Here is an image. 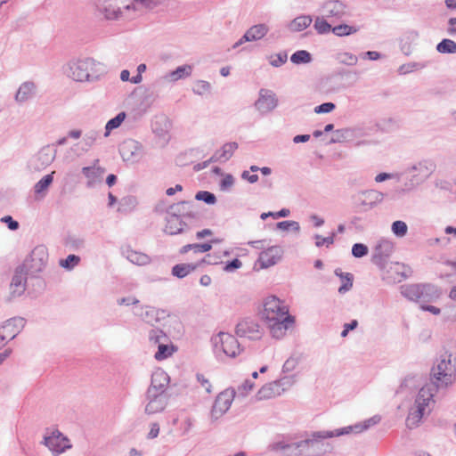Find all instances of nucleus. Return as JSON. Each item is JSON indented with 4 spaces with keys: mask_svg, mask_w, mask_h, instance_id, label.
Returning a JSON list of instances; mask_svg holds the SVG:
<instances>
[{
    "mask_svg": "<svg viewBox=\"0 0 456 456\" xmlns=\"http://www.w3.org/2000/svg\"><path fill=\"white\" fill-rule=\"evenodd\" d=\"M338 61L340 63L354 66L357 64L358 57L351 53H339Z\"/></svg>",
    "mask_w": 456,
    "mask_h": 456,
    "instance_id": "60",
    "label": "nucleus"
},
{
    "mask_svg": "<svg viewBox=\"0 0 456 456\" xmlns=\"http://www.w3.org/2000/svg\"><path fill=\"white\" fill-rule=\"evenodd\" d=\"M289 310L278 297H268L264 303V309L261 312L263 321H273V318L286 316Z\"/></svg>",
    "mask_w": 456,
    "mask_h": 456,
    "instance_id": "12",
    "label": "nucleus"
},
{
    "mask_svg": "<svg viewBox=\"0 0 456 456\" xmlns=\"http://www.w3.org/2000/svg\"><path fill=\"white\" fill-rule=\"evenodd\" d=\"M278 105L276 94L270 89L261 88L258 92V99L255 102V108L261 113L266 114L274 110Z\"/></svg>",
    "mask_w": 456,
    "mask_h": 456,
    "instance_id": "19",
    "label": "nucleus"
},
{
    "mask_svg": "<svg viewBox=\"0 0 456 456\" xmlns=\"http://www.w3.org/2000/svg\"><path fill=\"white\" fill-rule=\"evenodd\" d=\"M111 0H95L94 4L97 10L103 13L107 20H115L122 13L119 7L114 6Z\"/></svg>",
    "mask_w": 456,
    "mask_h": 456,
    "instance_id": "30",
    "label": "nucleus"
},
{
    "mask_svg": "<svg viewBox=\"0 0 456 456\" xmlns=\"http://www.w3.org/2000/svg\"><path fill=\"white\" fill-rule=\"evenodd\" d=\"M279 388V381L265 384L258 390V392L256 395V397L259 401L270 399L280 395Z\"/></svg>",
    "mask_w": 456,
    "mask_h": 456,
    "instance_id": "32",
    "label": "nucleus"
},
{
    "mask_svg": "<svg viewBox=\"0 0 456 456\" xmlns=\"http://www.w3.org/2000/svg\"><path fill=\"white\" fill-rule=\"evenodd\" d=\"M381 420L379 415H374L373 417L366 419L363 423H356L352 426L335 429L334 431H316L313 433L314 438H331L334 436H340L349 435L351 433L360 434L364 430H367L371 426H374Z\"/></svg>",
    "mask_w": 456,
    "mask_h": 456,
    "instance_id": "7",
    "label": "nucleus"
},
{
    "mask_svg": "<svg viewBox=\"0 0 456 456\" xmlns=\"http://www.w3.org/2000/svg\"><path fill=\"white\" fill-rule=\"evenodd\" d=\"M352 255L355 258H362L368 255L369 248L363 243H354L352 247Z\"/></svg>",
    "mask_w": 456,
    "mask_h": 456,
    "instance_id": "56",
    "label": "nucleus"
},
{
    "mask_svg": "<svg viewBox=\"0 0 456 456\" xmlns=\"http://www.w3.org/2000/svg\"><path fill=\"white\" fill-rule=\"evenodd\" d=\"M384 199V194L376 190L358 191L353 196L354 207L359 211H368L375 208Z\"/></svg>",
    "mask_w": 456,
    "mask_h": 456,
    "instance_id": "9",
    "label": "nucleus"
},
{
    "mask_svg": "<svg viewBox=\"0 0 456 456\" xmlns=\"http://www.w3.org/2000/svg\"><path fill=\"white\" fill-rule=\"evenodd\" d=\"M270 58V64L273 67L278 68L287 62L288 54L286 52H281L279 53L272 55Z\"/></svg>",
    "mask_w": 456,
    "mask_h": 456,
    "instance_id": "59",
    "label": "nucleus"
},
{
    "mask_svg": "<svg viewBox=\"0 0 456 456\" xmlns=\"http://www.w3.org/2000/svg\"><path fill=\"white\" fill-rule=\"evenodd\" d=\"M170 382V378L162 369H158L151 375V385L147 392L167 394V387Z\"/></svg>",
    "mask_w": 456,
    "mask_h": 456,
    "instance_id": "24",
    "label": "nucleus"
},
{
    "mask_svg": "<svg viewBox=\"0 0 456 456\" xmlns=\"http://www.w3.org/2000/svg\"><path fill=\"white\" fill-rule=\"evenodd\" d=\"M235 333L240 338L257 340L262 338L263 330L258 322L255 320L251 318H244L237 323Z\"/></svg>",
    "mask_w": 456,
    "mask_h": 456,
    "instance_id": "15",
    "label": "nucleus"
},
{
    "mask_svg": "<svg viewBox=\"0 0 456 456\" xmlns=\"http://www.w3.org/2000/svg\"><path fill=\"white\" fill-rule=\"evenodd\" d=\"M48 250L45 245H38L34 248L31 253L25 258L20 265L31 275L41 273L48 262Z\"/></svg>",
    "mask_w": 456,
    "mask_h": 456,
    "instance_id": "8",
    "label": "nucleus"
},
{
    "mask_svg": "<svg viewBox=\"0 0 456 456\" xmlns=\"http://www.w3.org/2000/svg\"><path fill=\"white\" fill-rule=\"evenodd\" d=\"M53 174H54V172L45 175L35 184V186H34L35 194L39 195V194L46 193L50 185L53 182Z\"/></svg>",
    "mask_w": 456,
    "mask_h": 456,
    "instance_id": "40",
    "label": "nucleus"
},
{
    "mask_svg": "<svg viewBox=\"0 0 456 456\" xmlns=\"http://www.w3.org/2000/svg\"><path fill=\"white\" fill-rule=\"evenodd\" d=\"M98 137H99V132H97L95 130H91V131L87 132L85 134L84 139H83L86 147H83L82 151H87L89 147H91L94 144V142L96 141V139Z\"/></svg>",
    "mask_w": 456,
    "mask_h": 456,
    "instance_id": "58",
    "label": "nucleus"
},
{
    "mask_svg": "<svg viewBox=\"0 0 456 456\" xmlns=\"http://www.w3.org/2000/svg\"><path fill=\"white\" fill-rule=\"evenodd\" d=\"M81 261L79 256L70 254L64 259H60L59 265L67 271L73 270Z\"/></svg>",
    "mask_w": 456,
    "mask_h": 456,
    "instance_id": "52",
    "label": "nucleus"
},
{
    "mask_svg": "<svg viewBox=\"0 0 456 456\" xmlns=\"http://www.w3.org/2000/svg\"><path fill=\"white\" fill-rule=\"evenodd\" d=\"M313 21L312 16L310 15H300L296 17L289 24V29L293 32L302 31L307 28Z\"/></svg>",
    "mask_w": 456,
    "mask_h": 456,
    "instance_id": "36",
    "label": "nucleus"
},
{
    "mask_svg": "<svg viewBox=\"0 0 456 456\" xmlns=\"http://www.w3.org/2000/svg\"><path fill=\"white\" fill-rule=\"evenodd\" d=\"M145 397L148 403L145 406L144 412L148 415H152L165 410L170 395L168 394H162L161 392H146Z\"/></svg>",
    "mask_w": 456,
    "mask_h": 456,
    "instance_id": "18",
    "label": "nucleus"
},
{
    "mask_svg": "<svg viewBox=\"0 0 456 456\" xmlns=\"http://www.w3.org/2000/svg\"><path fill=\"white\" fill-rule=\"evenodd\" d=\"M282 249L279 246H273L260 253L258 262L262 268H268L276 265L281 258Z\"/></svg>",
    "mask_w": 456,
    "mask_h": 456,
    "instance_id": "26",
    "label": "nucleus"
},
{
    "mask_svg": "<svg viewBox=\"0 0 456 456\" xmlns=\"http://www.w3.org/2000/svg\"><path fill=\"white\" fill-rule=\"evenodd\" d=\"M155 210L166 213V228L196 226L202 217L200 206L192 200H182L169 205L167 208L165 203L160 202L155 207Z\"/></svg>",
    "mask_w": 456,
    "mask_h": 456,
    "instance_id": "1",
    "label": "nucleus"
},
{
    "mask_svg": "<svg viewBox=\"0 0 456 456\" xmlns=\"http://www.w3.org/2000/svg\"><path fill=\"white\" fill-rule=\"evenodd\" d=\"M192 71V66L189 64H184L178 66L175 69L170 71L167 73L165 77H163L164 79H168L170 81H177L179 79H183L185 77H188L191 76Z\"/></svg>",
    "mask_w": 456,
    "mask_h": 456,
    "instance_id": "33",
    "label": "nucleus"
},
{
    "mask_svg": "<svg viewBox=\"0 0 456 456\" xmlns=\"http://www.w3.org/2000/svg\"><path fill=\"white\" fill-rule=\"evenodd\" d=\"M319 439L320 438H314L312 436V438H306L291 444L279 441L271 444L268 448L272 452L282 451L283 452L284 451L293 449V452H285V456H302V450L313 445L314 443Z\"/></svg>",
    "mask_w": 456,
    "mask_h": 456,
    "instance_id": "13",
    "label": "nucleus"
},
{
    "mask_svg": "<svg viewBox=\"0 0 456 456\" xmlns=\"http://www.w3.org/2000/svg\"><path fill=\"white\" fill-rule=\"evenodd\" d=\"M401 294L407 299L419 303L423 311L429 312L435 315L441 313V309L428 305L435 302L441 296L439 289L430 283L406 284L400 288Z\"/></svg>",
    "mask_w": 456,
    "mask_h": 456,
    "instance_id": "2",
    "label": "nucleus"
},
{
    "mask_svg": "<svg viewBox=\"0 0 456 456\" xmlns=\"http://www.w3.org/2000/svg\"><path fill=\"white\" fill-rule=\"evenodd\" d=\"M63 244L69 250L76 251L85 248L86 240L81 236L69 232L63 240Z\"/></svg>",
    "mask_w": 456,
    "mask_h": 456,
    "instance_id": "35",
    "label": "nucleus"
},
{
    "mask_svg": "<svg viewBox=\"0 0 456 456\" xmlns=\"http://www.w3.org/2000/svg\"><path fill=\"white\" fill-rule=\"evenodd\" d=\"M210 84L207 81L199 80L196 82L195 86L192 88V91L194 94L202 95L206 92H208L210 90Z\"/></svg>",
    "mask_w": 456,
    "mask_h": 456,
    "instance_id": "62",
    "label": "nucleus"
},
{
    "mask_svg": "<svg viewBox=\"0 0 456 456\" xmlns=\"http://www.w3.org/2000/svg\"><path fill=\"white\" fill-rule=\"evenodd\" d=\"M324 17L333 20H338L349 15L348 6L341 0H327L322 5Z\"/></svg>",
    "mask_w": 456,
    "mask_h": 456,
    "instance_id": "17",
    "label": "nucleus"
},
{
    "mask_svg": "<svg viewBox=\"0 0 456 456\" xmlns=\"http://www.w3.org/2000/svg\"><path fill=\"white\" fill-rule=\"evenodd\" d=\"M148 337L152 346H159L163 342H170L168 336L159 329L150 330Z\"/></svg>",
    "mask_w": 456,
    "mask_h": 456,
    "instance_id": "45",
    "label": "nucleus"
},
{
    "mask_svg": "<svg viewBox=\"0 0 456 456\" xmlns=\"http://www.w3.org/2000/svg\"><path fill=\"white\" fill-rule=\"evenodd\" d=\"M26 320L22 317H13L7 320L2 326V332L10 340L13 339L24 328Z\"/></svg>",
    "mask_w": 456,
    "mask_h": 456,
    "instance_id": "27",
    "label": "nucleus"
},
{
    "mask_svg": "<svg viewBox=\"0 0 456 456\" xmlns=\"http://www.w3.org/2000/svg\"><path fill=\"white\" fill-rule=\"evenodd\" d=\"M234 183V177L231 174L224 175L220 181L219 187L221 191H227Z\"/></svg>",
    "mask_w": 456,
    "mask_h": 456,
    "instance_id": "64",
    "label": "nucleus"
},
{
    "mask_svg": "<svg viewBox=\"0 0 456 456\" xmlns=\"http://www.w3.org/2000/svg\"><path fill=\"white\" fill-rule=\"evenodd\" d=\"M444 233L446 236L437 237L436 239L429 240V244H439L441 246H446L447 244H449L451 240L448 235H452L453 237H456V230H444Z\"/></svg>",
    "mask_w": 456,
    "mask_h": 456,
    "instance_id": "55",
    "label": "nucleus"
},
{
    "mask_svg": "<svg viewBox=\"0 0 456 456\" xmlns=\"http://www.w3.org/2000/svg\"><path fill=\"white\" fill-rule=\"evenodd\" d=\"M126 258L133 264L144 265L150 263V257L143 253L127 249L126 252Z\"/></svg>",
    "mask_w": 456,
    "mask_h": 456,
    "instance_id": "48",
    "label": "nucleus"
},
{
    "mask_svg": "<svg viewBox=\"0 0 456 456\" xmlns=\"http://www.w3.org/2000/svg\"><path fill=\"white\" fill-rule=\"evenodd\" d=\"M238 147L239 145L236 142L224 143L220 151H216L215 152L217 153L216 162H225L229 160L232 157L234 151L238 149Z\"/></svg>",
    "mask_w": 456,
    "mask_h": 456,
    "instance_id": "37",
    "label": "nucleus"
},
{
    "mask_svg": "<svg viewBox=\"0 0 456 456\" xmlns=\"http://www.w3.org/2000/svg\"><path fill=\"white\" fill-rule=\"evenodd\" d=\"M163 84V78H159L144 88V92L142 96V103L144 106L150 107L154 103L159 97Z\"/></svg>",
    "mask_w": 456,
    "mask_h": 456,
    "instance_id": "28",
    "label": "nucleus"
},
{
    "mask_svg": "<svg viewBox=\"0 0 456 456\" xmlns=\"http://www.w3.org/2000/svg\"><path fill=\"white\" fill-rule=\"evenodd\" d=\"M137 314L148 323H151L159 320L158 311L152 306H145L144 308H142L141 313Z\"/></svg>",
    "mask_w": 456,
    "mask_h": 456,
    "instance_id": "53",
    "label": "nucleus"
},
{
    "mask_svg": "<svg viewBox=\"0 0 456 456\" xmlns=\"http://www.w3.org/2000/svg\"><path fill=\"white\" fill-rule=\"evenodd\" d=\"M99 159H94L92 166L82 167L81 173L87 178L86 187L93 188L101 183L106 172L104 167L98 166Z\"/></svg>",
    "mask_w": 456,
    "mask_h": 456,
    "instance_id": "25",
    "label": "nucleus"
},
{
    "mask_svg": "<svg viewBox=\"0 0 456 456\" xmlns=\"http://www.w3.org/2000/svg\"><path fill=\"white\" fill-rule=\"evenodd\" d=\"M436 50L443 54L456 53V42L449 38H444L436 45Z\"/></svg>",
    "mask_w": 456,
    "mask_h": 456,
    "instance_id": "44",
    "label": "nucleus"
},
{
    "mask_svg": "<svg viewBox=\"0 0 456 456\" xmlns=\"http://www.w3.org/2000/svg\"><path fill=\"white\" fill-rule=\"evenodd\" d=\"M118 151L122 159L130 163L139 162L144 154L142 145L134 139H126L122 142Z\"/></svg>",
    "mask_w": 456,
    "mask_h": 456,
    "instance_id": "11",
    "label": "nucleus"
},
{
    "mask_svg": "<svg viewBox=\"0 0 456 456\" xmlns=\"http://www.w3.org/2000/svg\"><path fill=\"white\" fill-rule=\"evenodd\" d=\"M29 274L20 265L15 268L10 285L11 294L13 297L20 296L26 289L27 275Z\"/></svg>",
    "mask_w": 456,
    "mask_h": 456,
    "instance_id": "23",
    "label": "nucleus"
},
{
    "mask_svg": "<svg viewBox=\"0 0 456 456\" xmlns=\"http://www.w3.org/2000/svg\"><path fill=\"white\" fill-rule=\"evenodd\" d=\"M430 62L429 61H412L401 65L398 69L400 75H406L412 72L415 69H422L426 68Z\"/></svg>",
    "mask_w": 456,
    "mask_h": 456,
    "instance_id": "51",
    "label": "nucleus"
},
{
    "mask_svg": "<svg viewBox=\"0 0 456 456\" xmlns=\"http://www.w3.org/2000/svg\"><path fill=\"white\" fill-rule=\"evenodd\" d=\"M336 109V104L331 102H323L314 108L316 114L330 113Z\"/></svg>",
    "mask_w": 456,
    "mask_h": 456,
    "instance_id": "63",
    "label": "nucleus"
},
{
    "mask_svg": "<svg viewBox=\"0 0 456 456\" xmlns=\"http://www.w3.org/2000/svg\"><path fill=\"white\" fill-rule=\"evenodd\" d=\"M67 440L66 437L59 430H55L51 436H45L44 437V444L47 446L55 454H60L69 446H62L61 442Z\"/></svg>",
    "mask_w": 456,
    "mask_h": 456,
    "instance_id": "29",
    "label": "nucleus"
},
{
    "mask_svg": "<svg viewBox=\"0 0 456 456\" xmlns=\"http://www.w3.org/2000/svg\"><path fill=\"white\" fill-rule=\"evenodd\" d=\"M212 342L216 348L220 346L222 351L229 357H236L241 350L237 338L226 332H219L212 338Z\"/></svg>",
    "mask_w": 456,
    "mask_h": 456,
    "instance_id": "10",
    "label": "nucleus"
},
{
    "mask_svg": "<svg viewBox=\"0 0 456 456\" xmlns=\"http://www.w3.org/2000/svg\"><path fill=\"white\" fill-rule=\"evenodd\" d=\"M247 31L252 41H257L268 33L269 27L265 23H260L251 26Z\"/></svg>",
    "mask_w": 456,
    "mask_h": 456,
    "instance_id": "41",
    "label": "nucleus"
},
{
    "mask_svg": "<svg viewBox=\"0 0 456 456\" xmlns=\"http://www.w3.org/2000/svg\"><path fill=\"white\" fill-rule=\"evenodd\" d=\"M36 90H37V86L34 82H32V81L23 82L20 86V87L15 94V101L20 103L28 101L36 94Z\"/></svg>",
    "mask_w": 456,
    "mask_h": 456,
    "instance_id": "31",
    "label": "nucleus"
},
{
    "mask_svg": "<svg viewBox=\"0 0 456 456\" xmlns=\"http://www.w3.org/2000/svg\"><path fill=\"white\" fill-rule=\"evenodd\" d=\"M137 205V200L134 196L128 195L123 197L118 201V211L122 214H127L131 212Z\"/></svg>",
    "mask_w": 456,
    "mask_h": 456,
    "instance_id": "42",
    "label": "nucleus"
},
{
    "mask_svg": "<svg viewBox=\"0 0 456 456\" xmlns=\"http://www.w3.org/2000/svg\"><path fill=\"white\" fill-rule=\"evenodd\" d=\"M388 179H396L397 182H402L403 175H400V172L397 173H387V172H381L378 174L375 177V182L377 183H382Z\"/></svg>",
    "mask_w": 456,
    "mask_h": 456,
    "instance_id": "57",
    "label": "nucleus"
},
{
    "mask_svg": "<svg viewBox=\"0 0 456 456\" xmlns=\"http://www.w3.org/2000/svg\"><path fill=\"white\" fill-rule=\"evenodd\" d=\"M200 265V263L177 264L172 267L171 273L175 277L183 279L191 272L195 271Z\"/></svg>",
    "mask_w": 456,
    "mask_h": 456,
    "instance_id": "34",
    "label": "nucleus"
},
{
    "mask_svg": "<svg viewBox=\"0 0 456 456\" xmlns=\"http://www.w3.org/2000/svg\"><path fill=\"white\" fill-rule=\"evenodd\" d=\"M326 19L323 14L322 17L315 18L314 28L320 35H325L332 31V26Z\"/></svg>",
    "mask_w": 456,
    "mask_h": 456,
    "instance_id": "50",
    "label": "nucleus"
},
{
    "mask_svg": "<svg viewBox=\"0 0 456 456\" xmlns=\"http://www.w3.org/2000/svg\"><path fill=\"white\" fill-rule=\"evenodd\" d=\"M174 351L175 346L172 344L169 345V342H163L158 346V351L155 353L154 357L158 361H162L171 356Z\"/></svg>",
    "mask_w": 456,
    "mask_h": 456,
    "instance_id": "46",
    "label": "nucleus"
},
{
    "mask_svg": "<svg viewBox=\"0 0 456 456\" xmlns=\"http://www.w3.org/2000/svg\"><path fill=\"white\" fill-rule=\"evenodd\" d=\"M412 274V270L409 265L404 264L395 262L391 263L389 267L386 271V274L383 277L384 280L388 282H401L403 280L411 277Z\"/></svg>",
    "mask_w": 456,
    "mask_h": 456,
    "instance_id": "20",
    "label": "nucleus"
},
{
    "mask_svg": "<svg viewBox=\"0 0 456 456\" xmlns=\"http://www.w3.org/2000/svg\"><path fill=\"white\" fill-rule=\"evenodd\" d=\"M394 251V244L392 241L381 239L374 248L371 256V262L380 270L387 268V259Z\"/></svg>",
    "mask_w": 456,
    "mask_h": 456,
    "instance_id": "14",
    "label": "nucleus"
},
{
    "mask_svg": "<svg viewBox=\"0 0 456 456\" xmlns=\"http://www.w3.org/2000/svg\"><path fill=\"white\" fill-rule=\"evenodd\" d=\"M220 241H221V240L215 239V240H212L211 241L205 242V243H194L193 251L195 253L208 252L212 248V243H218Z\"/></svg>",
    "mask_w": 456,
    "mask_h": 456,
    "instance_id": "61",
    "label": "nucleus"
},
{
    "mask_svg": "<svg viewBox=\"0 0 456 456\" xmlns=\"http://www.w3.org/2000/svg\"><path fill=\"white\" fill-rule=\"evenodd\" d=\"M436 167L433 160L422 159L403 169L400 175H403V180L405 182L402 191H410L424 183L436 171Z\"/></svg>",
    "mask_w": 456,
    "mask_h": 456,
    "instance_id": "3",
    "label": "nucleus"
},
{
    "mask_svg": "<svg viewBox=\"0 0 456 456\" xmlns=\"http://www.w3.org/2000/svg\"><path fill=\"white\" fill-rule=\"evenodd\" d=\"M314 58L311 53L306 50H297L290 56V61L296 65L308 64Z\"/></svg>",
    "mask_w": 456,
    "mask_h": 456,
    "instance_id": "39",
    "label": "nucleus"
},
{
    "mask_svg": "<svg viewBox=\"0 0 456 456\" xmlns=\"http://www.w3.org/2000/svg\"><path fill=\"white\" fill-rule=\"evenodd\" d=\"M270 330L273 338H281L285 335L286 330L295 322L294 316L275 317L273 321H264Z\"/></svg>",
    "mask_w": 456,
    "mask_h": 456,
    "instance_id": "21",
    "label": "nucleus"
},
{
    "mask_svg": "<svg viewBox=\"0 0 456 456\" xmlns=\"http://www.w3.org/2000/svg\"><path fill=\"white\" fill-rule=\"evenodd\" d=\"M195 200L203 201L208 205H214L216 202V197L213 192L208 191H199L195 194Z\"/></svg>",
    "mask_w": 456,
    "mask_h": 456,
    "instance_id": "54",
    "label": "nucleus"
},
{
    "mask_svg": "<svg viewBox=\"0 0 456 456\" xmlns=\"http://www.w3.org/2000/svg\"><path fill=\"white\" fill-rule=\"evenodd\" d=\"M354 137V130L351 128H343V129H338L334 131L332 137L330 138L329 143H340V142H350L353 140Z\"/></svg>",
    "mask_w": 456,
    "mask_h": 456,
    "instance_id": "38",
    "label": "nucleus"
},
{
    "mask_svg": "<svg viewBox=\"0 0 456 456\" xmlns=\"http://www.w3.org/2000/svg\"><path fill=\"white\" fill-rule=\"evenodd\" d=\"M234 395L235 391L232 389L224 390L216 396L210 412L213 420L218 419L230 409Z\"/></svg>",
    "mask_w": 456,
    "mask_h": 456,
    "instance_id": "16",
    "label": "nucleus"
},
{
    "mask_svg": "<svg viewBox=\"0 0 456 456\" xmlns=\"http://www.w3.org/2000/svg\"><path fill=\"white\" fill-rule=\"evenodd\" d=\"M56 152V150L53 149L50 145L44 146L31 159L29 162L30 167L37 171L45 169L55 159Z\"/></svg>",
    "mask_w": 456,
    "mask_h": 456,
    "instance_id": "22",
    "label": "nucleus"
},
{
    "mask_svg": "<svg viewBox=\"0 0 456 456\" xmlns=\"http://www.w3.org/2000/svg\"><path fill=\"white\" fill-rule=\"evenodd\" d=\"M335 274L339 276L341 280H346V282H344L339 288L338 292L340 294H344L349 291L353 287L354 275L350 273H342L340 269L335 270Z\"/></svg>",
    "mask_w": 456,
    "mask_h": 456,
    "instance_id": "49",
    "label": "nucleus"
},
{
    "mask_svg": "<svg viewBox=\"0 0 456 456\" xmlns=\"http://www.w3.org/2000/svg\"><path fill=\"white\" fill-rule=\"evenodd\" d=\"M359 30V28L356 26L347 25L346 23H341L332 27V33L339 37H347L356 33Z\"/></svg>",
    "mask_w": 456,
    "mask_h": 456,
    "instance_id": "43",
    "label": "nucleus"
},
{
    "mask_svg": "<svg viewBox=\"0 0 456 456\" xmlns=\"http://www.w3.org/2000/svg\"><path fill=\"white\" fill-rule=\"evenodd\" d=\"M69 77L78 82H93L106 72L105 65L93 58L78 59L69 62Z\"/></svg>",
    "mask_w": 456,
    "mask_h": 456,
    "instance_id": "4",
    "label": "nucleus"
},
{
    "mask_svg": "<svg viewBox=\"0 0 456 456\" xmlns=\"http://www.w3.org/2000/svg\"><path fill=\"white\" fill-rule=\"evenodd\" d=\"M126 117V112L121 111L118 113L114 118H110L105 125L104 136L107 137L110 132L121 126Z\"/></svg>",
    "mask_w": 456,
    "mask_h": 456,
    "instance_id": "47",
    "label": "nucleus"
},
{
    "mask_svg": "<svg viewBox=\"0 0 456 456\" xmlns=\"http://www.w3.org/2000/svg\"><path fill=\"white\" fill-rule=\"evenodd\" d=\"M452 356L447 352L442 354L431 370L432 378L435 379L434 385L437 387H446L453 382L456 368L455 364L452 363Z\"/></svg>",
    "mask_w": 456,
    "mask_h": 456,
    "instance_id": "5",
    "label": "nucleus"
},
{
    "mask_svg": "<svg viewBox=\"0 0 456 456\" xmlns=\"http://www.w3.org/2000/svg\"><path fill=\"white\" fill-rule=\"evenodd\" d=\"M432 388L430 387H423L419 389L414 403V406L410 409L406 419V426L410 429L417 428L424 415L425 409L428 405L429 401L433 398Z\"/></svg>",
    "mask_w": 456,
    "mask_h": 456,
    "instance_id": "6",
    "label": "nucleus"
}]
</instances>
